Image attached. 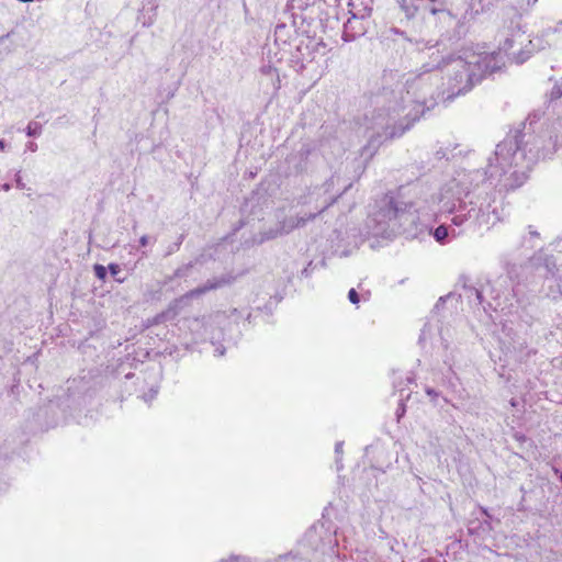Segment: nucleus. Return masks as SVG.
Masks as SVG:
<instances>
[{
    "mask_svg": "<svg viewBox=\"0 0 562 562\" xmlns=\"http://www.w3.org/2000/svg\"><path fill=\"white\" fill-rule=\"evenodd\" d=\"M554 150L555 143L551 136L544 145V139L532 136L524 123L522 130L496 145L485 169L460 173L443 187L440 210L451 215L450 222L461 228L459 232L446 224L436 228L420 224L417 203L408 199L405 187H400L375 201L366 222L367 235L391 239L405 234L415 238L428 231V235L443 245L450 236L457 237L467 229L488 231L507 216L505 193L521 187L531 166L539 159L549 158Z\"/></svg>",
    "mask_w": 562,
    "mask_h": 562,
    "instance_id": "nucleus-1",
    "label": "nucleus"
},
{
    "mask_svg": "<svg viewBox=\"0 0 562 562\" xmlns=\"http://www.w3.org/2000/svg\"><path fill=\"white\" fill-rule=\"evenodd\" d=\"M439 68L440 61L435 58L424 64L405 83L383 86L373 97L372 127L375 131L362 148L361 155L366 159L372 158L385 140L401 137L426 111L440 101H448Z\"/></svg>",
    "mask_w": 562,
    "mask_h": 562,
    "instance_id": "nucleus-2",
    "label": "nucleus"
},
{
    "mask_svg": "<svg viewBox=\"0 0 562 562\" xmlns=\"http://www.w3.org/2000/svg\"><path fill=\"white\" fill-rule=\"evenodd\" d=\"M499 261L506 274L499 276L487 284L492 299L493 301H501L504 297L507 301L509 297H516L519 304L518 317L526 326L530 327L539 318V312L533 303L525 305L519 296L524 276L528 272H533L535 277L557 282L560 271L557 260L552 255L541 249L528 257L525 262H516V258L510 252L503 254Z\"/></svg>",
    "mask_w": 562,
    "mask_h": 562,
    "instance_id": "nucleus-3",
    "label": "nucleus"
},
{
    "mask_svg": "<svg viewBox=\"0 0 562 562\" xmlns=\"http://www.w3.org/2000/svg\"><path fill=\"white\" fill-rule=\"evenodd\" d=\"M440 61L439 70H446L448 80L445 85L447 100L469 92L483 78L501 71L505 66V57L499 52H474L463 49L459 54H450L436 58Z\"/></svg>",
    "mask_w": 562,
    "mask_h": 562,
    "instance_id": "nucleus-4",
    "label": "nucleus"
},
{
    "mask_svg": "<svg viewBox=\"0 0 562 562\" xmlns=\"http://www.w3.org/2000/svg\"><path fill=\"white\" fill-rule=\"evenodd\" d=\"M351 186L352 182L342 180L341 177L335 172L323 184L310 188L307 192L300 198L299 204L308 207V210L304 212L306 215H313L314 220L334 204Z\"/></svg>",
    "mask_w": 562,
    "mask_h": 562,
    "instance_id": "nucleus-5",
    "label": "nucleus"
},
{
    "mask_svg": "<svg viewBox=\"0 0 562 562\" xmlns=\"http://www.w3.org/2000/svg\"><path fill=\"white\" fill-rule=\"evenodd\" d=\"M224 317V313L217 312L207 316L187 318L184 324L192 335L193 342L210 340L214 345V326L220 325Z\"/></svg>",
    "mask_w": 562,
    "mask_h": 562,
    "instance_id": "nucleus-6",
    "label": "nucleus"
},
{
    "mask_svg": "<svg viewBox=\"0 0 562 562\" xmlns=\"http://www.w3.org/2000/svg\"><path fill=\"white\" fill-rule=\"evenodd\" d=\"M94 393L89 379L86 376L74 379L67 389L66 405L72 409H80L89 403Z\"/></svg>",
    "mask_w": 562,
    "mask_h": 562,
    "instance_id": "nucleus-7",
    "label": "nucleus"
},
{
    "mask_svg": "<svg viewBox=\"0 0 562 562\" xmlns=\"http://www.w3.org/2000/svg\"><path fill=\"white\" fill-rule=\"evenodd\" d=\"M483 293H484V290H480L474 286L463 285L462 293L457 295L451 292L445 296L439 297V300L437 301V303L434 307V311L438 312L443 306V304H446L447 302H451V303L456 302V304H457L459 299H461L462 296H465L470 304L481 305L485 312H487L488 308L496 311L498 307H501L499 301H494L495 304L488 302L486 305H484Z\"/></svg>",
    "mask_w": 562,
    "mask_h": 562,
    "instance_id": "nucleus-8",
    "label": "nucleus"
},
{
    "mask_svg": "<svg viewBox=\"0 0 562 562\" xmlns=\"http://www.w3.org/2000/svg\"><path fill=\"white\" fill-rule=\"evenodd\" d=\"M225 282L226 281L224 279L207 280L204 284L187 292L184 295L172 301L169 304L168 310L162 315H169V314H172L173 316L177 315L182 310L183 305H186L189 302V300L198 297L202 294H205L206 292H209L211 290H216L220 286H222Z\"/></svg>",
    "mask_w": 562,
    "mask_h": 562,
    "instance_id": "nucleus-9",
    "label": "nucleus"
},
{
    "mask_svg": "<svg viewBox=\"0 0 562 562\" xmlns=\"http://www.w3.org/2000/svg\"><path fill=\"white\" fill-rule=\"evenodd\" d=\"M316 157L317 153L314 148L310 144L303 143L295 153L288 157L289 169L297 175L306 172Z\"/></svg>",
    "mask_w": 562,
    "mask_h": 562,
    "instance_id": "nucleus-10",
    "label": "nucleus"
},
{
    "mask_svg": "<svg viewBox=\"0 0 562 562\" xmlns=\"http://www.w3.org/2000/svg\"><path fill=\"white\" fill-rule=\"evenodd\" d=\"M313 52L310 48V42L304 44L303 41L296 45L295 50L291 53L290 64L296 71L305 69V61H312Z\"/></svg>",
    "mask_w": 562,
    "mask_h": 562,
    "instance_id": "nucleus-11",
    "label": "nucleus"
},
{
    "mask_svg": "<svg viewBox=\"0 0 562 562\" xmlns=\"http://www.w3.org/2000/svg\"><path fill=\"white\" fill-rule=\"evenodd\" d=\"M283 19L288 22L290 21L293 33L295 34H304L307 33V26L310 25V21L313 18L306 12H284Z\"/></svg>",
    "mask_w": 562,
    "mask_h": 562,
    "instance_id": "nucleus-12",
    "label": "nucleus"
},
{
    "mask_svg": "<svg viewBox=\"0 0 562 562\" xmlns=\"http://www.w3.org/2000/svg\"><path fill=\"white\" fill-rule=\"evenodd\" d=\"M367 32L366 26L362 23V20L359 16L351 14V16L344 24V33L342 38L346 42H350L364 35Z\"/></svg>",
    "mask_w": 562,
    "mask_h": 562,
    "instance_id": "nucleus-13",
    "label": "nucleus"
},
{
    "mask_svg": "<svg viewBox=\"0 0 562 562\" xmlns=\"http://www.w3.org/2000/svg\"><path fill=\"white\" fill-rule=\"evenodd\" d=\"M313 221V215H306L304 211L299 213L296 216H290L279 223L281 234H289L293 229L303 227L307 222Z\"/></svg>",
    "mask_w": 562,
    "mask_h": 562,
    "instance_id": "nucleus-14",
    "label": "nucleus"
},
{
    "mask_svg": "<svg viewBox=\"0 0 562 562\" xmlns=\"http://www.w3.org/2000/svg\"><path fill=\"white\" fill-rule=\"evenodd\" d=\"M493 529V524H491L490 520L480 519L477 517L470 519L468 524L469 535L479 537L481 539L488 537Z\"/></svg>",
    "mask_w": 562,
    "mask_h": 562,
    "instance_id": "nucleus-15",
    "label": "nucleus"
},
{
    "mask_svg": "<svg viewBox=\"0 0 562 562\" xmlns=\"http://www.w3.org/2000/svg\"><path fill=\"white\" fill-rule=\"evenodd\" d=\"M283 300V296L282 295H274L272 297H270L269 302L265 304L263 307H258L256 310V314H252V313H248L247 317H246V322L248 324H251L254 319H256L259 315L261 314H265L267 316V318L271 317L272 314H273V311L276 308V306ZM266 322H269L268 319H266Z\"/></svg>",
    "mask_w": 562,
    "mask_h": 562,
    "instance_id": "nucleus-16",
    "label": "nucleus"
},
{
    "mask_svg": "<svg viewBox=\"0 0 562 562\" xmlns=\"http://www.w3.org/2000/svg\"><path fill=\"white\" fill-rule=\"evenodd\" d=\"M292 27L291 24L289 25L288 22L283 19V21L279 22L274 30V36L276 42L286 44L292 35Z\"/></svg>",
    "mask_w": 562,
    "mask_h": 562,
    "instance_id": "nucleus-17",
    "label": "nucleus"
},
{
    "mask_svg": "<svg viewBox=\"0 0 562 562\" xmlns=\"http://www.w3.org/2000/svg\"><path fill=\"white\" fill-rule=\"evenodd\" d=\"M267 562H310L308 559V552L301 553V552H294L290 551L286 554H281L274 561H267Z\"/></svg>",
    "mask_w": 562,
    "mask_h": 562,
    "instance_id": "nucleus-18",
    "label": "nucleus"
},
{
    "mask_svg": "<svg viewBox=\"0 0 562 562\" xmlns=\"http://www.w3.org/2000/svg\"><path fill=\"white\" fill-rule=\"evenodd\" d=\"M513 347L514 350L518 353L517 358L519 359V361H526L531 355L536 353V350L529 348L525 340L515 341Z\"/></svg>",
    "mask_w": 562,
    "mask_h": 562,
    "instance_id": "nucleus-19",
    "label": "nucleus"
},
{
    "mask_svg": "<svg viewBox=\"0 0 562 562\" xmlns=\"http://www.w3.org/2000/svg\"><path fill=\"white\" fill-rule=\"evenodd\" d=\"M397 5L404 12L407 19H414L418 12V7L413 0H396Z\"/></svg>",
    "mask_w": 562,
    "mask_h": 562,
    "instance_id": "nucleus-20",
    "label": "nucleus"
},
{
    "mask_svg": "<svg viewBox=\"0 0 562 562\" xmlns=\"http://www.w3.org/2000/svg\"><path fill=\"white\" fill-rule=\"evenodd\" d=\"M311 0H289L286 11L289 12H307L311 9Z\"/></svg>",
    "mask_w": 562,
    "mask_h": 562,
    "instance_id": "nucleus-21",
    "label": "nucleus"
},
{
    "mask_svg": "<svg viewBox=\"0 0 562 562\" xmlns=\"http://www.w3.org/2000/svg\"><path fill=\"white\" fill-rule=\"evenodd\" d=\"M193 261L186 263L173 271V274L168 278L169 281H175L177 279L187 278L190 274L191 269L193 268Z\"/></svg>",
    "mask_w": 562,
    "mask_h": 562,
    "instance_id": "nucleus-22",
    "label": "nucleus"
},
{
    "mask_svg": "<svg viewBox=\"0 0 562 562\" xmlns=\"http://www.w3.org/2000/svg\"><path fill=\"white\" fill-rule=\"evenodd\" d=\"M513 438L519 443V448L522 450L528 451L533 448V441L522 432H514Z\"/></svg>",
    "mask_w": 562,
    "mask_h": 562,
    "instance_id": "nucleus-23",
    "label": "nucleus"
},
{
    "mask_svg": "<svg viewBox=\"0 0 562 562\" xmlns=\"http://www.w3.org/2000/svg\"><path fill=\"white\" fill-rule=\"evenodd\" d=\"M281 231H280V227H276V228H270L268 231H265V232H261L260 233V237L259 239L257 240L258 244H262L267 240H271V239H274L277 238L278 236H281Z\"/></svg>",
    "mask_w": 562,
    "mask_h": 562,
    "instance_id": "nucleus-24",
    "label": "nucleus"
},
{
    "mask_svg": "<svg viewBox=\"0 0 562 562\" xmlns=\"http://www.w3.org/2000/svg\"><path fill=\"white\" fill-rule=\"evenodd\" d=\"M538 239H540V234L533 229L532 226H528V237L525 236L522 238V245L525 246L526 244H529L528 248L532 249L537 246L535 240Z\"/></svg>",
    "mask_w": 562,
    "mask_h": 562,
    "instance_id": "nucleus-25",
    "label": "nucleus"
},
{
    "mask_svg": "<svg viewBox=\"0 0 562 562\" xmlns=\"http://www.w3.org/2000/svg\"><path fill=\"white\" fill-rule=\"evenodd\" d=\"M43 126L40 122L31 121L26 128L25 134L27 137H37L42 134Z\"/></svg>",
    "mask_w": 562,
    "mask_h": 562,
    "instance_id": "nucleus-26",
    "label": "nucleus"
},
{
    "mask_svg": "<svg viewBox=\"0 0 562 562\" xmlns=\"http://www.w3.org/2000/svg\"><path fill=\"white\" fill-rule=\"evenodd\" d=\"M304 541H307L311 544V550H317V539H316V529L315 527H311L304 535Z\"/></svg>",
    "mask_w": 562,
    "mask_h": 562,
    "instance_id": "nucleus-27",
    "label": "nucleus"
},
{
    "mask_svg": "<svg viewBox=\"0 0 562 562\" xmlns=\"http://www.w3.org/2000/svg\"><path fill=\"white\" fill-rule=\"evenodd\" d=\"M93 272H94V276L101 280V281H105L106 278H108V268L104 267L103 265H100V263H95L93 266Z\"/></svg>",
    "mask_w": 562,
    "mask_h": 562,
    "instance_id": "nucleus-28",
    "label": "nucleus"
},
{
    "mask_svg": "<svg viewBox=\"0 0 562 562\" xmlns=\"http://www.w3.org/2000/svg\"><path fill=\"white\" fill-rule=\"evenodd\" d=\"M400 395H401V398H400V403H398V406L396 408V412H395V416H396V419L397 422L401 420V418L405 415V412H406V407H405V404H404V389H400Z\"/></svg>",
    "mask_w": 562,
    "mask_h": 562,
    "instance_id": "nucleus-29",
    "label": "nucleus"
},
{
    "mask_svg": "<svg viewBox=\"0 0 562 562\" xmlns=\"http://www.w3.org/2000/svg\"><path fill=\"white\" fill-rule=\"evenodd\" d=\"M108 272L115 278V280L120 283H122L124 281L123 278H119L117 276L120 274L121 272V267L119 263H115V262H111L109 266H108Z\"/></svg>",
    "mask_w": 562,
    "mask_h": 562,
    "instance_id": "nucleus-30",
    "label": "nucleus"
},
{
    "mask_svg": "<svg viewBox=\"0 0 562 562\" xmlns=\"http://www.w3.org/2000/svg\"><path fill=\"white\" fill-rule=\"evenodd\" d=\"M549 288H550V291L546 293V296L552 297L553 300H555L562 294L560 283L557 282L555 286L550 284Z\"/></svg>",
    "mask_w": 562,
    "mask_h": 562,
    "instance_id": "nucleus-31",
    "label": "nucleus"
},
{
    "mask_svg": "<svg viewBox=\"0 0 562 562\" xmlns=\"http://www.w3.org/2000/svg\"><path fill=\"white\" fill-rule=\"evenodd\" d=\"M342 445H344L342 441H338L335 445V453L337 456L336 464H337V470L338 471H340L342 469V464H341V461L339 459V456L342 453Z\"/></svg>",
    "mask_w": 562,
    "mask_h": 562,
    "instance_id": "nucleus-32",
    "label": "nucleus"
},
{
    "mask_svg": "<svg viewBox=\"0 0 562 562\" xmlns=\"http://www.w3.org/2000/svg\"><path fill=\"white\" fill-rule=\"evenodd\" d=\"M371 13H372V8L366 5L358 12H352L351 14L359 16V19H361L363 21L364 19L369 18L371 15Z\"/></svg>",
    "mask_w": 562,
    "mask_h": 562,
    "instance_id": "nucleus-33",
    "label": "nucleus"
},
{
    "mask_svg": "<svg viewBox=\"0 0 562 562\" xmlns=\"http://www.w3.org/2000/svg\"><path fill=\"white\" fill-rule=\"evenodd\" d=\"M183 241V235H180V237L178 238V240L170 245L168 248H167V251H166V256H170L172 255L173 252L178 251L181 244Z\"/></svg>",
    "mask_w": 562,
    "mask_h": 562,
    "instance_id": "nucleus-34",
    "label": "nucleus"
},
{
    "mask_svg": "<svg viewBox=\"0 0 562 562\" xmlns=\"http://www.w3.org/2000/svg\"><path fill=\"white\" fill-rule=\"evenodd\" d=\"M551 99H559L562 97V82L554 85V87L551 90Z\"/></svg>",
    "mask_w": 562,
    "mask_h": 562,
    "instance_id": "nucleus-35",
    "label": "nucleus"
},
{
    "mask_svg": "<svg viewBox=\"0 0 562 562\" xmlns=\"http://www.w3.org/2000/svg\"><path fill=\"white\" fill-rule=\"evenodd\" d=\"M348 300L352 304H358L360 301L359 293L355 289H350L348 292Z\"/></svg>",
    "mask_w": 562,
    "mask_h": 562,
    "instance_id": "nucleus-36",
    "label": "nucleus"
},
{
    "mask_svg": "<svg viewBox=\"0 0 562 562\" xmlns=\"http://www.w3.org/2000/svg\"><path fill=\"white\" fill-rule=\"evenodd\" d=\"M222 562H251V560L247 557L232 555L227 560H222Z\"/></svg>",
    "mask_w": 562,
    "mask_h": 562,
    "instance_id": "nucleus-37",
    "label": "nucleus"
},
{
    "mask_svg": "<svg viewBox=\"0 0 562 562\" xmlns=\"http://www.w3.org/2000/svg\"><path fill=\"white\" fill-rule=\"evenodd\" d=\"M260 71L263 74V75H267V76H273L276 72H277V69L271 66V65H263L261 68H260Z\"/></svg>",
    "mask_w": 562,
    "mask_h": 562,
    "instance_id": "nucleus-38",
    "label": "nucleus"
},
{
    "mask_svg": "<svg viewBox=\"0 0 562 562\" xmlns=\"http://www.w3.org/2000/svg\"><path fill=\"white\" fill-rule=\"evenodd\" d=\"M480 512L484 516V519H487L491 521V524L494 521V517L490 514L488 509L480 506ZM496 522H499V519H495Z\"/></svg>",
    "mask_w": 562,
    "mask_h": 562,
    "instance_id": "nucleus-39",
    "label": "nucleus"
},
{
    "mask_svg": "<svg viewBox=\"0 0 562 562\" xmlns=\"http://www.w3.org/2000/svg\"><path fill=\"white\" fill-rule=\"evenodd\" d=\"M529 58V54L524 52V50H520L517 56H516V63L517 64H522L525 63L527 59Z\"/></svg>",
    "mask_w": 562,
    "mask_h": 562,
    "instance_id": "nucleus-40",
    "label": "nucleus"
},
{
    "mask_svg": "<svg viewBox=\"0 0 562 562\" xmlns=\"http://www.w3.org/2000/svg\"><path fill=\"white\" fill-rule=\"evenodd\" d=\"M312 266H313V262L310 261L308 265L301 271L300 277L301 278H308V277H311Z\"/></svg>",
    "mask_w": 562,
    "mask_h": 562,
    "instance_id": "nucleus-41",
    "label": "nucleus"
},
{
    "mask_svg": "<svg viewBox=\"0 0 562 562\" xmlns=\"http://www.w3.org/2000/svg\"><path fill=\"white\" fill-rule=\"evenodd\" d=\"M225 351H226L225 347L223 345H218L214 349V355L217 357H222L225 355Z\"/></svg>",
    "mask_w": 562,
    "mask_h": 562,
    "instance_id": "nucleus-42",
    "label": "nucleus"
},
{
    "mask_svg": "<svg viewBox=\"0 0 562 562\" xmlns=\"http://www.w3.org/2000/svg\"><path fill=\"white\" fill-rule=\"evenodd\" d=\"M149 240H150V237L147 236V235H143L140 238H139V246L142 247H146L148 244H149Z\"/></svg>",
    "mask_w": 562,
    "mask_h": 562,
    "instance_id": "nucleus-43",
    "label": "nucleus"
},
{
    "mask_svg": "<svg viewBox=\"0 0 562 562\" xmlns=\"http://www.w3.org/2000/svg\"><path fill=\"white\" fill-rule=\"evenodd\" d=\"M15 184L19 189H24V183L22 181V178L20 176V172L15 175Z\"/></svg>",
    "mask_w": 562,
    "mask_h": 562,
    "instance_id": "nucleus-44",
    "label": "nucleus"
},
{
    "mask_svg": "<svg viewBox=\"0 0 562 562\" xmlns=\"http://www.w3.org/2000/svg\"><path fill=\"white\" fill-rule=\"evenodd\" d=\"M513 46V40L510 38H506V41L504 42V45L502 47L503 50H508L509 48H512Z\"/></svg>",
    "mask_w": 562,
    "mask_h": 562,
    "instance_id": "nucleus-45",
    "label": "nucleus"
},
{
    "mask_svg": "<svg viewBox=\"0 0 562 562\" xmlns=\"http://www.w3.org/2000/svg\"><path fill=\"white\" fill-rule=\"evenodd\" d=\"M156 394H157V391H155V390H153V389H151V390H150V392H149V394H145V395H144V400H145L146 402H148V401L153 400V398L156 396Z\"/></svg>",
    "mask_w": 562,
    "mask_h": 562,
    "instance_id": "nucleus-46",
    "label": "nucleus"
},
{
    "mask_svg": "<svg viewBox=\"0 0 562 562\" xmlns=\"http://www.w3.org/2000/svg\"><path fill=\"white\" fill-rule=\"evenodd\" d=\"M26 149L30 151H36L37 150V144L34 142H29L26 144Z\"/></svg>",
    "mask_w": 562,
    "mask_h": 562,
    "instance_id": "nucleus-47",
    "label": "nucleus"
},
{
    "mask_svg": "<svg viewBox=\"0 0 562 562\" xmlns=\"http://www.w3.org/2000/svg\"><path fill=\"white\" fill-rule=\"evenodd\" d=\"M14 33V31H11L2 36H0V44L4 43V41H7L10 36H12Z\"/></svg>",
    "mask_w": 562,
    "mask_h": 562,
    "instance_id": "nucleus-48",
    "label": "nucleus"
},
{
    "mask_svg": "<svg viewBox=\"0 0 562 562\" xmlns=\"http://www.w3.org/2000/svg\"><path fill=\"white\" fill-rule=\"evenodd\" d=\"M251 202L250 199H246L244 205L240 207V212L244 214L245 212H247V207L249 205V203Z\"/></svg>",
    "mask_w": 562,
    "mask_h": 562,
    "instance_id": "nucleus-49",
    "label": "nucleus"
},
{
    "mask_svg": "<svg viewBox=\"0 0 562 562\" xmlns=\"http://www.w3.org/2000/svg\"><path fill=\"white\" fill-rule=\"evenodd\" d=\"M426 393H427L428 395L432 396V397L438 396V393H437L434 389H431V387H427V389H426Z\"/></svg>",
    "mask_w": 562,
    "mask_h": 562,
    "instance_id": "nucleus-50",
    "label": "nucleus"
},
{
    "mask_svg": "<svg viewBox=\"0 0 562 562\" xmlns=\"http://www.w3.org/2000/svg\"><path fill=\"white\" fill-rule=\"evenodd\" d=\"M553 472L555 473V475L558 476V479L562 483V471L559 470L558 468L553 467Z\"/></svg>",
    "mask_w": 562,
    "mask_h": 562,
    "instance_id": "nucleus-51",
    "label": "nucleus"
},
{
    "mask_svg": "<svg viewBox=\"0 0 562 562\" xmlns=\"http://www.w3.org/2000/svg\"><path fill=\"white\" fill-rule=\"evenodd\" d=\"M442 9H438L436 7H432L429 9V12L432 14V15H436L438 12H441Z\"/></svg>",
    "mask_w": 562,
    "mask_h": 562,
    "instance_id": "nucleus-52",
    "label": "nucleus"
},
{
    "mask_svg": "<svg viewBox=\"0 0 562 562\" xmlns=\"http://www.w3.org/2000/svg\"><path fill=\"white\" fill-rule=\"evenodd\" d=\"M233 316H235L236 318L240 316V314H239V312H238V310H237V308H233V310L231 311V315H229V317H233Z\"/></svg>",
    "mask_w": 562,
    "mask_h": 562,
    "instance_id": "nucleus-53",
    "label": "nucleus"
},
{
    "mask_svg": "<svg viewBox=\"0 0 562 562\" xmlns=\"http://www.w3.org/2000/svg\"><path fill=\"white\" fill-rule=\"evenodd\" d=\"M7 147V143L4 139H0V151H3Z\"/></svg>",
    "mask_w": 562,
    "mask_h": 562,
    "instance_id": "nucleus-54",
    "label": "nucleus"
},
{
    "mask_svg": "<svg viewBox=\"0 0 562 562\" xmlns=\"http://www.w3.org/2000/svg\"><path fill=\"white\" fill-rule=\"evenodd\" d=\"M1 188H2L3 191L8 192V191L11 190V184L10 183H3Z\"/></svg>",
    "mask_w": 562,
    "mask_h": 562,
    "instance_id": "nucleus-55",
    "label": "nucleus"
},
{
    "mask_svg": "<svg viewBox=\"0 0 562 562\" xmlns=\"http://www.w3.org/2000/svg\"><path fill=\"white\" fill-rule=\"evenodd\" d=\"M247 224V222L245 220H240L239 223H238V226L236 227V231L237 229H240L243 226H245Z\"/></svg>",
    "mask_w": 562,
    "mask_h": 562,
    "instance_id": "nucleus-56",
    "label": "nucleus"
},
{
    "mask_svg": "<svg viewBox=\"0 0 562 562\" xmlns=\"http://www.w3.org/2000/svg\"><path fill=\"white\" fill-rule=\"evenodd\" d=\"M425 334H426V326L423 328L422 330V334H420V337H419V341H422L423 339H425Z\"/></svg>",
    "mask_w": 562,
    "mask_h": 562,
    "instance_id": "nucleus-57",
    "label": "nucleus"
},
{
    "mask_svg": "<svg viewBox=\"0 0 562 562\" xmlns=\"http://www.w3.org/2000/svg\"><path fill=\"white\" fill-rule=\"evenodd\" d=\"M392 31H393L395 34H401V35H403V34H404V32H403V31H401V30H398V29H392Z\"/></svg>",
    "mask_w": 562,
    "mask_h": 562,
    "instance_id": "nucleus-58",
    "label": "nucleus"
},
{
    "mask_svg": "<svg viewBox=\"0 0 562 562\" xmlns=\"http://www.w3.org/2000/svg\"><path fill=\"white\" fill-rule=\"evenodd\" d=\"M406 381H407V383H408V384H409V383H413V382H414V378H412V376H407V378H406Z\"/></svg>",
    "mask_w": 562,
    "mask_h": 562,
    "instance_id": "nucleus-59",
    "label": "nucleus"
},
{
    "mask_svg": "<svg viewBox=\"0 0 562 562\" xmlns=\"http://www.w3.org/2000/svg\"><path fill=\"white\" fill-rule=\"evenodd\" d=\"M150 10L155 13V12H156V10H157V4H153V5L150 7Z\"/></svg>",
    "mask_w": 562,
    "mask_h": 562,
    "instance_id": "nucleus-60",
    "label": "nucleus"
},
{
    "mask_svg": "<svg viewBox=\"0 0 562 562\" xmlns=\"http://www.w3.org/2000/svg\"><path fill=\"white\" fill-rule=\"evenodd\" d=\"M441 339H442V344H443L445 348H448L447 340L442 336H441Z\"/></svg>",
    "mask_w": 562,
    "mask_h": 562,
    "instance_id": "nucleus-61",
    "label": "nucleus"
},
{
    "mask_svg": "<svg viewBox=\"0 0 562 562\" xmlns=\"http://www.w3.org/2000/svg\"><path fill=\"white\" fill-rule=\"evenodd\" d=\"M437 155L441 158L445 156V153L437 151Z\"/></svg>",
    "mask_w": 562,
    "mask_h": 562,
    "instance_id": "nucleus-62",
    "label": "nucleus"
},
{
    "mask_svg": "<svg viewBox=\"0 0 562 562\" xmlns=\"http://www.w3.org/2000/svg\"><path fill=\"white\" fill-rule=\"evenodd\" d=\"M437 155L441 158L445 156V153L437 151Z\"/></svg>",
    "mask_w": 562,
    "mask_h": 562,
    "instance_id": "nucleus-63",
    "label": "nucleus"
}]
</instances>
